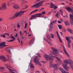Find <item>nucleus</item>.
<instances>
[{
	"instance_id": "obj_1",
	"label": "nucleus",
	"mask_w": 73,
	"mask_h": 73,
	"mask_svg": "<svg viewBox=\"0 0 73 73\" xmlns=\"http://www.w3.org/2000/svg\"><path fill=\"white\" fill-rule=\"evenodd\" d=\"M51 49L54 52H53L52 54H49L48 55L46 54H45L44 55L43 57L45 59L46 61L53 60L54 58L55 57V56H58V54L57 53H60V52H62V51H58L56 49L53 47H51Z\"/></svg>"
},
{
	"instance_id": "obj_2",
	"label": "nucleus",
	"mask_w": 73,
	"mask_h": 73,
	"mask_svg": "<svg viewBox=\"0 0 73 73\" xmlns=\"http://www.w3.org/2000/svg\"><path fill=\"white\" fill-rule=\"evenodd\" d=\"M62 64V61L61 60V62L60 63V64H53L52 63V62H50V66H49V68H52V67H53V68L54 69V70H57L58 69H59L61 71V72L62 73H63L64 72V70H63V69L61 68H57V66H60L61 64Z\"/></svg>"
},
{
	"instance_id": "obj_3",
	"label": "nucleus",
	"mask_w": 73,
	"mask_h": 73,
	"mask_svg": "<svg viewBox=\"0 0 73 73\" xmlns=\"http://www.w3.org/2000/svg\"><path fill=\"white\" fill-rule=\"evenodd\" d=\"M33 58H34V62H35V64L36 65H38V66H42V65L44 63V61L39 62V61L37 58H38V57L36 56H34L33 57Z\"/></svg>"
},
{
	"instance_id": "obj_4",
	"label": "nucleus",
	"mask_w": 73,
	"mask_h": 73,
	"mask_svg": "<svg viewBox=\"0 0 73 73\" xmlns=\"http://www.w3.org/2000/svg\"><path fill=\"white\" fill-rule=\"evenodd\" d=\"M26 12V11H21L19 12L16 13L15 14V15H14L13 16L12 19L16 18V17H18V16H19L21 17V15H23L24 14V12Z\"/></svg>"
},
{
	"instance_id": "obj_5",
	"label": "nucleus",
	"mask_w": 73,
	"mask_h": 73,
	"mask_svg": "<svg viewBox=\"0 0 73 73\" xmlns=\"http://www.w3.org/2000/svg\"><path fill=\"white\" fill-rule=\"evenodd\" d=\"M46 37L47 39H46L44 37L43 39L44 40V41H46V42H47L48 44H50V41H51L50 40V35L48 34H47Z\"/></svg>"
},
{
	"instance_id": "obj_6",
	"label": "nucleus",
	"mask_w": 73,
	"mask_h": 73,
	"mask_svg": "<svg viewBox=\"0 0 73 73\" xmlns=\"http://www.w3.org/2000/svg\"><path fill=\"white\" fill-rule=\"evenodd\" d=\"M66 39L68 42V44H67V45L68 48H70V42H71V40H70V39L69 38V37H68L67 36H66Z\"/></svg>"
},
{
	"instance_id": "obj_7",
	"label": "nucleus",
	"mask_w": 73,
	"mask_h": 73,
	"mask_svg": "<svg viewBox=\"0 0 73 73\" xmlns=\"http://www.w3.org/2000/svg\"><path fill=\"white\" fill-rule=\"evenodd\" d=\"M6 3H4L2 4L1 6L0 7V10H3L4 9H6Z\"/></svg>"
},
{
	"instance_id": "obj_8",
	"label": "nucleus",
	"mask_w": 73,
	"mask_h": 73,
	"mask_svg": "<svg viewBox=\"0 0 73 73\" xmlns=\"http://www.w3.org/2000/svg\"><path fill=\"white\" fill-rule=\"evenodd\" d=\"M5 42H2L0 43V48H2L3 47H5L7 46V45L5 44Z\"/></svg>"
},
{
	"instance_id": "obj_9",
	"label": "nucleus",
	"mask_w": 73,
	"mask_h": 73,
	"mask_svg": "<svg viewBox=\"0 0 73 73\" xmlns=\"http://www.w3.org/2000/svg\"><path fill=\"white\" fill-rule=\"evenodd\" d=\"M69 16L70 19V23L71 24H73V16L71 15V14H70Z\"/></svg>"
},
{
	"instance_id": "obj_10",
	"label": "nucleus",
	"mask_w": 73,
	"mask_h": 73,
	"mask_svg": "<svg viewBox=\"0 0 73 73\" xmlns=\"http://www.w3.org/2000/svg\"><path fill=\"white\" fill-rule=\"evenodd\" d=\"M65 9H66L69 12H70L71 13H73V9H71V8L70 7H65Z\"/></svg>"
},
{
	"instance_id": "obj_11",
	"label": "nucleus",
	"mask_w": 73,
	"mask_h": 73,
	"mask_svg": "<svg viewBox=\"0 0 73 73\" xmlns=\"http://www.w3.org/2000/svg\"><path fill=\"white\" fill-rule=\"evenodd\" d=\"M1 59L3 60V62H5L7 61H8L7 59L6 58L4 57V56H3L0 57V59Z\"/></svg>"
},
{
	"instance_id": "obj_12",
	"label": "nucleus",
	"mask_w": 73,
	"mask_h": 73,
	"mask_svg": "<svg viewBox=\"0 0 73 73\" xmlns=\"http://www.w3.org/2000/svg\"><path fill=\"white\" fill-rule=\"evenodd\" d=\"M38 7H40V6L38 3L34 5L31 7V8H38Z\"/></svg>"
},
{
	"instance_id": "obj_13",
	"label": "nucleus",
	"mask_w": 73,
	"mask_h": 73,
	"mask_svg": "<svg viewBox=\"0 0 73 73\" xmlns=\"http://www.w3.org/2000/svg\"><path fill=\"white\" fill-rule=\"evenodd\" d=\"M13 7L14 9H18L20 8V6L19 5L16 4L14 5H13Z\"/></svg>"
},
{
	"instance_id": "obj_14",
	"label": "nucleus",
	"mask_w": 73,
	"mask_h": 73,
	"mask_svg": "<svg viewBox=\"0 0 73 73\" xmlns=\"http://www.w3.org/2000/svg\"><path fill=\"white\" fill-rule=\"evenodd\" d=\"M56 34L58 38H59V41H60V42L62 43V40H61V38H60V36H59V34H58V31H56Z\"/></svg>"
},
{
	"instance_id": "obj_15",
	"label": "nucleus",
	"mask_w": 73,
	"mask_h": 73,
	"mask_svg": "<svg viewBox=\"0 0 73 73\" xmlns=\"http://www.w3.org/2000/svg\"><path fill=\"white\" fill-rule=\"evenodd\" d=\"M5 70V68L3 67H1L0 68V71L1 72H3Z\"/></svg>"
},
{
	"instance_id": "obj_16",
	"label": "nucleus",
	"mask_w": 73,
	"mask_h": 73,
	"mask_svg": "<svg viewBox=\"0 0 73 73\" xmlns=\"http://www.w3.org/2000/svg\"><path fill=\"white\" fill-rule=\"evenodd\" d=\"M40 15H41V14L39 13L38 14H36L34 16H35V17H41V16Z\"/></svg>"
},
{
	"instance_id": "obj_17",
	"label": "nucleus",
	"mask_w": 73,
	"mask_h": 73,
	"mask_svg": "<svg viewBox=\"0 0 73 73\" xmlns=\"http://www.w3.org/2000/svg\"><path fill=\"white\" fill-rule=\"evenodd\" d=\"M21 1L23 2L21 3V5L22 6L24 4V3H28V1H25V0H21Z\"/></svg>"
},
{
	"instance_id": "obj_18",
	"label": "nucleus",
	"mask_w": 73,
	"mask_h": 73,
	"mask_svg": "<svg viewBox=\"0 0 73 73\" xmlns=\"http://www.w3.org/2000/svg\"><path fill=\"white\" fill-rule=\"evenodd\" d=\"M44 1H42L41 2H40L38 3V4L40 6H40H41V5H42V4H43V3H44Z\"/></svg>"
},
{
	"instance_id": "obj_19",
	"label": "nucleus",
	"mask_w": 73,
	"mask_h": 73,
	"mask_svg": "<svg viewBox=\"0 0 73 73\" xmlns=\"http://www.w3.org/2000/svg\"><path fill=\"white\" fill-rule=\"evenodd\" d=\"M67 30L68 31V32H69L71 33V34H73V31H72V30H71L70 29H68Z\"/></svg>"
},
{
	"instance_id": "obj_20",
	"label": "nucleus",
	"mask_w": 73,
	"mask_h": 73,
	"mask_svg": "<svg viewBox=\"0 0 73 73\" xmlns=\"http://www.w3.org/2000/svg\"><path fill=\"white\" fill-rule=\"evenodd\" d=\"M35 16L34 15L31 16V18H30V19L32 20V19H36V18L35 17Z\"/></svg>"
},
{
	"instance_id": "obj_21",
	"label": "nucleus",
	"mask_w": 73,
	"mask_h": 73,
	"mask_svg": "<svg viewBox=\"0 0 73 73\" xmlns=\"http://www.w3.org/2000/svg\"><path fill=\"white\" fill-rule=\"evenodd\" d=\"M64 24L65 25H69V22L68 21H65L64 22Z\"/></svg>"
},
{
	"instance_id": "obj_22",
	"label": "nucleus",
	"mask_w": 73,
	"mask_h": 73,
	"mask_svg": "<svg viewBox=\"0 0 73 73\" xmlns=\"http://www.w3.org/2000/svg\"><path fill=\"white\" fill-rule=\"evenodd\" d=\"M64 51L65 52V53H66V55H67V56H68V57H69V54H68L67 53V52H66V50H65V49H64Z\"/></svg>"
},
{
	"instance_id": "obj_23",
	"label": "nucleus",
	"mask_w": 73,
	"mask_h": 73,
	"mask_svg": "<svg viewBox=\"0 0 73 73\" xmlns=\"http://www.w3.org/2000/svg\"><path fill=\"white\" fill-rule=\"evenodd\" d=\"M58 27L59 29H62V25H58Z\"/></svg>"
},
{
	"instance_id": "obj_24",
	"label": "nucleus",
	"mask_w": 73,
	"mask_h": 73,
	"mask_svg": "<svg viewBox=\"0 0 73 73\" xmlns=\"http://www.w3.org/2000/svg\"><path fill=\"white\" fill-rule=\"evenodd\" d=\"M50 37H51V38H54V35L52 34H50Z\"/></svg>"
},
{
	"instance_id": "obj_25",
	"label": "nucleus",
	"mask_w": 73,
	"mask_h": 73,
	"mask_svg": "<svg viewBox=\"0 0 73 73\" xmlns=\"http://www.w3.org/2000/svg\"><path fill=\"white\" fill-rule=\"evenodd\" d=\"M9 49H10V48H6V50H7V51L9 52L10 53H11V51H10Z\"/></svg>"
},
{
	"instance_id": "obj_26",
	"label": "nucleus",
	"mask_w": 73,
	"mask_h": 73,
	"mask_svg": "<svg viewBox=\"0 0 73 73\" xmlns=\"http://www.w3.org/2000/svg\"><path fill=\"white\" fill-rule=\"evenodd\" d=\"M42 13H40V15H44V14H45V11H43L42 12Z\"/></svg>"
},
{
	"instance_id": "obj_27",
	"label": "nucleus",
	"mask_w": 73,
	"mask_h": 73,
	"mask_svg": "<svg viewBox=\"0 0 73 73\" xmlns=\"http://www.w3.org/2000/svg\"><path fill=\"white\" fill-rule=\"evenodd\" d=\"M54 5H53V4H51L50 7L51 8H53L54 7Z\"/></svg>"
},
{
	"instance_id": "obj_28",
	"label": "nucleus",
	"mask_w": 73,
	"mask_h": 73,
	"mask_svg": "<svg viewBox=\"0 0 73 73\" xmlns=\"http://www.w3.org/2000/svg\"><path fill=\"white\" fill-rule=\"evenodd\" d=\"M7 57L9 59H11L12 58V56H11L7 55Z\"/></svg>"
},
{
	"instance_id": "obj_29",
	"label": "nucleus",
	"mask_w": 73,
	"mask_h": 73,
	"mask_svg": "<svg viewBox=\"0 0 73 73\" xmlns=\"http://www.w3.org/2000/svg\"><path fill=\"white\" fill-rule=\"evenodd\" d=\"M55 58H56V59H57V60H58V61H61V60L60 59L58 58V57H55Z\"/></svg>"
},
{
	"instance_id": "obj_30",
	"label": "nucleus",
	"mask_w": 73,
	"mask_h": 73,
	"mask_svg": "<svg viewBox=\"0 0 73 73\" xmlns=\"http://www.w3.org/2000/svg\"><path fill=\"white\" fill-rule=\"evenodd\" d=\"M14 40H15V39H11L9 41H8V42H12V41H14Z\"/></svg>"
},
{
	"instance_id": "obj_31",
	"label": "nucleus",
	"mask_w": 73,
	"mask_h": 73,
	"mask_svg": "<svg viewBox=\"0 0 73 73\" xmlns=\"http://www.w3.org/2000/svg\"><path fill=\"white\" fill-rule=\"evenodd\" d=\"M55 17H58V13H57L55 15Z\"/></svg>"
},
{
	"instance_id": "obj_32",
	"label": "nucleus",
	"mask_w": 73,
	"mask_h": 73,
	"mask_svg": "<svg viewBox=\"0 0 73 73\" xmlns=\"http://www.w3.org/2000/svg\"><path fill=\"white\" fill-rule=\"evenodd\" d=\"M5 37V35H1V37Z\"/></svg>"
},
{
	"instance_id": "obj_33",
	"label": "nucleus",
	"mask_w": 73,
	"mask_h": 73,
	"mask_svg": "<svg viewBox=\"0 0 73 73\" xmlns=\"http://www.w3.org/2000/svg\"><path fill=\"white\" fill-rule=\"evenodd\" d=\"M36 55L37 56H38V57L39 58H40V57H41V56H40L39 54H38V53H37V54H36Z\"/></svg>"
},
{
	"instance_id": "obj_34",
	"label": "nucleus",
	"mask_w": 73,
	"mask_h": 73,
	"mask_svg": "<svg viewBox=\"0 0 73 73\" xmlns=\"http://www.w3.org/2000/svg\"><path fill=\"white\" fill-rule=\"evenodd\" d=\"M41 0H36L34 2V3H38V1H40Z\"/></svg>"
},
{
	"instance_id": "obj_35",
	"label": "nucleus",
	"mask_w": 73,
	"mask_h": 73,
	"mask_svg": "<svg viewBox=\"0 0 73 73\" xmlns=\"http://www.w3.org/2000/svg\"><path fill=\"white\" fill-rule=\"evenodd\" d=\"M54 9H57V7L56 6H54Z\"/></svg>"
},
{
	"instance_id": "obj_36",
	"label": "nucleus",
	"mask_w": 73,
	"mask_h": 73,
	"mask_svg": "<svg viewBox=\"0 0 73 73\" xmlns=\"http://www.w3.org/2000/svg\"><path fill=\"white\" fill-rule=\"evenodd\" d=\"M50 29H49V31H52V28L51 27V26H50Z\"/></svg>"
},
{
	"instance_id": "obj_37",
	"label": "nucleus",
	"mask_w": 73,
	"mask_h": 73,
	"mask_svg": "<svg viewBox=\"0 0 73 73\" xmlns=\"http://www.w3.org/2000/svg\"><path fill=\"white\" fill-rule=\"evenodd\" d=\"M62 31H64V32H66V30L64 29V28H63L62 29Z\"/></svg>"
},
{
	"instance_id": "obj_38",
	"label": "nucleus",
	"mask_w": 73,
	"mask_h": 73,
	"mask_svg": "<svg viewBox=\"0 0 73 73\" xmlns=\"http://www.w3.org/2000/svg\"><path fill=\"white\" fill-rule=\"evenodd\" d=\"M35 38H33V40H31V41H30V43H32V41H33L35 40Z\"/></svg>"
},
{
	"instance_id": "obj_39",
	"label": "nucleus",
	"mask_w": 73,
	"mask_h": 73,
	"mask_svg": "<svg viewBox=\"0 0 73 73\" xmlns=\"http://www.w3.org/2000/svg\"><path fill=\"white\" fill-rule=\"evenodd\" d=\"M38 11V9H36V10L33 11V13H35V12H37V11Z\"/></svg>"
},
{
	"instance_id": "obj_40",
	"label": "nucleus",
	"mask_w": 73,
	"mask_h": 73,
	"mask_svg": "<svg viewBox=\"0 0 73 73\" xmlns=\"http://www.w3.org/2000/svg\"><path fill=\"white\" fill-rule=\"evenodd\" d=\"M27 23H26L25 24V29H26L27 28Z\"/></svg>"
},
{
	"instance_id": "obj_41",
	"label": "nucleus",
	"mask_w": 73,
	"mask_h": 73,
	"mask_svg": "<svg viewBox=\"0 0 73 73\" xmlns=\"http://www.w3.org/2000/svg\"><path fill=\"white\" fill-rule=\"evenodd\" d=\"M63 73H69V72H66L65 71H64Z\"/></svg>"
},
{
	"instance_id": "obj_42",
	"label": "nucleus",
	"mask_w": 73,
	"mask_h": 73,
	"mask_svg": "<svg viewBox=\"0 0 73 73\" xmlns=\"http://www.w3.org/2000/svg\"><path fill=\"white\" fill-rule=\"evenodd\" d=\"M9 4H11L10 3V2L9 1H8L7 2V5L9 6H10V5H9Z\"/></svg>"
},
{
	"instance_id": "obj_43",
	"label": "nucleus",
	"mask_w": 73,
	"mask_h": 73,
	"mask_svg": "<svg viewBox=\"0 0 73 73\" xmlns=\"http://www.w3.org/2000/svg\"><path fill=\"white\" fill-rule=\"evenodd\" d=\"M30 66L31 68H34V66H33V65L32 64H31L30 65Z\"/></svg>"
},
{
	"instance_id": "obj_44",
	"label": "nucleus",
	"mask_w": 73,
	"mask_h": 73,
	"mask_svg": "<svg viewBox=\"0 0 73 73\" xmlns=\"http://www.w3.org/2000/svg\"><path fill=\"white\" fill-rule=\"evenodd\" d=\"M17 27L18 28H20V25H19V23H18L17 24Z\"/></svg>"
},
{
	"instance_id": "obj_45",
	"label": "nucleus",
	"mask_w": 73,
	"mask_h": 73,
	"mask_svg": "<svg viewBox=\"0 0 73 73\" xmlns=\"http://www.w3.org/2000/svg\"><path fill=\"white\" fill-rule=\"evenodd\" d=\"M3 20V19L1 18H0V22L1 21H2Z\"/></svg>"
},
{
	"instance_id": "obj_46",
	"label": "nucleus",
	"mask_w": 73,
	"mask_h": 73,
	"mask_svg": "<svg viewBox=\"0 0 73 73\" xmlns=\"http://www.w3.org/2000/svg\"><path fill=\"white\" fill-rule=\"evenodd\" d=\"M35 73H40V71H36L35 72Z\"/></svg>"
},
{
	"instance_id": "obj_47",
	"label": "nucleus",
	"mask_w": 73,
	"mask_h": 73,
	"mask_svg": "<svg viewBox=\"0 0 73 73\" xmlns=\"http://www.w3.org/2000/svg\"><path fill=\"white\" fill-rule=\"evenodd\" d=\"M5 35H8V36H9V34L8 33H4Z\"/></svg>"
},
{
	"instance_id": "obj_48",
	"label": "nucleus",
	"mask_w": 73,
	"mask_h": 73,
	"mask_svg": "<svg viewBox=\"0 0 73 73\" xmlns=\"http://www.w3.org/2000/svg\"><path fill=\"white\" fill-rule=\"evenodd\" d=\"M60 34L62 36V35H63V33L62 32H60Z\"/></svg>"
},
{
	"instance_id": "obj_49",
	"label": "nucleus",
	"mask_w": 73,
	"mask_h": 73,
	"mask_svg": "<svg viewBox=\"0 0 73 73\" xmlns=\"http://www.w3.org/2000/svg\"><path fill=\"white\" fill-rule=\"evenodd\" d=\"M12 38L14 40L15 39V38H14V37L13 36H11Z\"/></svg>"
},
{
	"instance_id": "obj_50",
	"label": "nucleus",
	"mask_w": 73,
	"mask_h": 73,
	"mask_svg": "<svg viewBox=\"0 0 73 73\" xmlns=\"http://www.w3.org/2000/svg\"><path fill=\"white\" fill-rule=\"evenodd\" d=\"M42 17L44 18L45 19V18H46V17L44 16H42Z\"/></svg>"
},
{
	"instance_id": "obj_51",
	"label": "nucleus",
	"mask_w": 73,
	"mask_h": 73,
	"mask_svg": "<svg viewBox=\"0 0 73 73\" xmlns=\"http://www.w3.org/2000/svg\"><path fill=\"white\" fill-rule=\"evenodd\" d=\"M58 23H62V22L60 21H58Z\"/></svg>"
},
{
	"instance_id": "obj_52",
	"label": "nucleus",
	"mask_w": 73,
	"mask_h": 73,
	"mask_svg": "<svg viewBox=\"0 0 73 73\" xmlns=\"http://www.w3.org/2000/svg\"><path fill=\"white\" fill-rule=\"evenodd\" d=\"M44 9V8H41L40 9V11H42V10H43V9Z\"/></svg>"
},
{
	"instance_id": "obj_53",
	"label": "nucleus",
	"mask_w": 73,
	"mask_h": 73,
	"mask_svg": "<svg viewBox=\"0 0 73 73\" xmlns=\"http://www.w3.org/2000/svg\"><path fill=\"white\" fill-rule=\"evenodd\" d=\"M33 13V11H32V12H31V13H30L29 14L30 15H32V14Z\"/></svg>"
},
{
	"instance_id": "obj_54",
	"label": "nucleus",
	"mask_w": 73,
	"mask_h": 73,
	"mask_svg": "<svg viewBox=\"0 0 73 73\" xmlns=\"http://www.w3.org/2000/svg\"><path fill=\"white\" fill-rule=\"evenodd\" d=\"M16 35H15V37H17L18 36V35H17V34H16Z\"/></svg>"
},
{
	"instance_id": "obj_55",
	"label": "nucleus",
	"mask_w": 73,
	"mask_h": 73,
	"mask_svg": "<svg viewBox=\"0 0 73 73\" xmlns=\"http://www.w3.org/2000/svg\"><path fill=\"white\" fill-rule=\"evenodd\" d=\"M28 5H26V7H25V8L24 9H25L26 8H28Z\"/></svg>"
},
{
	"instance_id": "obj_56",
	"label": "nucleus",
	"mask_w": 73,
	"mask_h": 73,
	"mask_svg": "<svg viewBox=\"0 0 73 73\" xmlns=\"http://www.w3.org/2000/svg\"><path fill=\"white\" fill-rule=\"evenodd\" d=\"M53 22H52L50 24V25H52V24H53Z\"/></svg>"
},
{
	"instance_id": "obj_57",
	"label": "nucleus",
	"mask_w": 73,
	"mask_h": 73,
	"mask_svg": "<svg viewBox=\"0 0 73 73\" xmlns=\"http://www.w3.org/2000/svg\"><path fill=\"white\" fill-rule=\"evenodd\" d=\"M57 21L56 20L54 21H53V23H56V22Z\"/></svg>"
},
{
	"instance_id": "obj_58",
	"label": "nucleus",
	"mask_w": 73,
	"mask_h": 73,
	"mask_svg": "<svg viewBox=\"0 0 73 73\" xmlns=\"http://www.w3.org/2000/svg\"><path fill=\"white\" fill-rule=\"evenodd\" d=\"M60 12H61V13H63L62 11V10H60Z\"/></svg>"
},
{
	"instance_id": "obj_59",
	"label": "nucleus",
	"mask_w": 73,
	"mask_h": 73,
	"mask_svg": "<svg viewBox=\"0 0 73 73\" xmlns=\"http://www.w3.org/2000/svg\"><path fill=\"white\" fill-rule=\"evenodd\" d=\"M20 33L21 34V35H22V34L21 33V31L20 32Z\"/></svg>"
},
{
	"instance_id": "obj_60",
	"label": "nucleus",
	"mask_w": 73,
	"mask_h": 73,
	"mask_svg": "<svg viewBox=\"0 0 73 73\" xmlns=\"http://www.w3.org/2000/svg\"><path fill=\"white\" fill-rule=\"evenodd\" d=\"M43 70V71H44V72L45 73H46V72H45V71H44V70L43 69H42Z\"/></svg>"
},
{
	"instance_id": "obj_61",
	"label": "nucleus",
	"mask_w": 73,
	"mask_h": 73,
	"mask_svg": "<svg viewBox=\"0 0 73 73\" xmlns=\"http://www.w3.org/2000/svg\"><path fill=\"white\" fill-rule=\"evenodd\" d=\"M21 42L22 44H23V41H21Z\"/></svg>"
},
{
	"instance_id": "obj_62",
	"label": "nucleus",
	"mask_w": 73,
	"mask_h": 73,
	"mask_svg": "<svg viewBox=\"0 0 73 73\" xmlns=\"http://www.w3.org/2000/svg\"><path fill=\"white\" fill-rule=\"evenodd\" d=\"M60 20H61V21H63V20L62 19H60Z\"/></svg>"
},
{
	"instance_id": "obj_63",
	"label": "nucleus",
	"mask_w": 73,
	"mask_h": 73,
	"mask_svg": "<svg viewBox=\"0 0 73 73\" xmlns=\"http://www.w3.org/2000/svg\"><path fill=\"white\" fill-rule=\"evenodd\" d=\"M29 31L30 32H31V28H29Z\"/></svg>"
},
{
	"instance_id": "obj_64",
	"label": "nucleus",
	"mask_w": 73,
	"mask_h": 73,
	"mask_svg": "<svg viewBox=\"0 0 73 73\" xmlns=\"http://www.w3.org/2000/svg\"><path fill=\"white\" fill-rule=\"evenodd\" d=\"M72 49L73 50V43H72Z\"/></svg>"
}]
</instances>
